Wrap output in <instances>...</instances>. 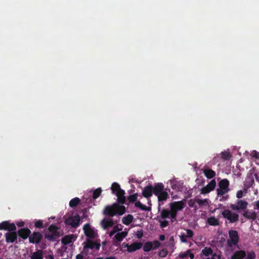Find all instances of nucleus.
<instances>
[{"label":"nucleus","instance_id":"nucleus-1","mask_svg":"<svg viewBox=\"0 0 259 259\" xmlns=\"http://www.w3.org/2000/svg\"><path fill=\"white\" fill-rule=\"evenodd\" d=\"M186 205V201L183 200L175 201L170 203V210L163 209L161 211V217L162 219L169 218L172 222L176 220V216L178 211L182 210Z\"/></svg>","mask_w":259,"mask_h":259},{"label":"nucleus","instance_id":"nucleus-2","mask_svg":"<svg viewBox=\"0 0 259 259\" xmlns=\"http://www.w3.org/2000/svg\"><path fill=\"white\" fill-rule=\"evenodd\" d=\"M128 231L126 229L122 230V226L118 225L114 226L111 231L109 233L110 237L113 236L114 241L120 242L127 236Z\"/></svg>","mask_w":259,"mask_h":259},{"label":"nucleus","instance_id":"nucleus-3","mask_svg":"<svg viewBox=\"0 0 259 259\" xmlns=\"http://www.w3.org/2000/svg\"><path fill=\"white\" fill-rule=\"evenodd\" d=\"M104 214L110 216H113L116 214L122 215L125 212V207L123 205H119L116 203H114L112 205L107 206L103 211Z\"/></svg>","mask_w":259,"mask_h":259},{"label":"nucleus","instance_id":"nucleus-4","mask_svg":"<svg viewBox=\"0 0 259 259\" xmlns=\"http://www.w3.org/2000/svg\"><path fill=\"white\" fill-rule=\"evenodd\" d=\"M83 248L82 251L85 255L91 253L92 251H98L100 247V244L87 239L83 243Z\"/></svg>","mask_w":259,"mask_h":259},{"label":"nucleus","instance_id":"nucleus-5","mask_svg":"<svg viewBox=\"0 0 259 259\" xmlns=\"http://www.w3.org/2000/svg\"><path fill=\"white\" fill-rule=\"evenodd\" d=\"M219 188L218 189V195L220 201L226 200L227 196H223L229 190V181L226 179L221 181L219 183Z\"/></svg>","mask_w":259,"mask_h":259},{"label":"nucleus","instance_id":"nucleus-6","mask_svg":"<svg viewBox=\"0 0 259 259\" xmlns=\"http://www.w3.org/2000/svg\"><path fill=\"white\" fill-rule=\"evenodd\" d=\"M111 190L112 193L117 196L118 202L124 203L125 201L124 192L120 189V186L117 183H114L112 185Z\"/></svg>","mask_w":259,"mask_h":259},{"label":"nucleus","instance_id":"nucleus-7","mask_svg":"<svg viewBox=\"0 0 259 259\" xmlns=\"http://www.w3.org/2000/svg\"><path fill=\"white\" fill-rule=\"evenodd\" d=\"M60 236V233L58 231V228L53 225L51 226L46 231V238L50 240H55Z\"/></svg>","mask_w":259,"mask_h":259},{"label":"nucleus","instance_id":"nucleus-8","mask_svg":"<svg viewBox=\"0 0 259 259\" xmlns=\"http://www.w3.org/2000/svg\"><path fill=\"white\" fill-rule=\"evenodd\" d=\"M83 230L84 234L89 238L95 239L98 236L97 231L89 224L84 225Z\"/></svg>","mask_w":259,"mask_h":259},{"label":"nucleus","instance_id":"nucleus-9","mask_svg":"<svg viewBox=\"0 0 259 259\" xmlns=\"http://www.w3.org/2000/svg\"><path fill=\"white\" fill-rule=\"evenodd\" d=\"M223 216L230 223H234L238 220L239 215L237 213L231 211L229 209H225L222 213Z\"/></svg>","mask_w":259,"mask_h":259},{"label":"nucleus","instance_id":"nucleus-10","mask_svg":"<svg viewBox=\"0 0 259 259\" xmlns=\"http://www.w3.org/2000/svg\"><path fill=\"white\" fill-rule=\"evenodd\" d=\"M194 235L193 232L190 229H184L179 236L180 240L183 243H186L188 242V239H191Z\"/></svg>","mask_w":259,"mask_h":259},{"label":"nucleus","instance_id":"nucleus-11","mask_svg":"<svg viewBox=\"0 0 259 259\" xmlns=\"http://www.w3.org/2000/svg\"><path fill=\"white\" fill-rule=\"evenodd\" d=\"M79 221L80 218L79 215L77 214H75L66 219L65 224L70 225L72 227H76L78 226Z\"/></svg>","mask_w":259,"mask_h":259},{"label":"nucleus","instance_id":"nucleus-12","mask_svg":"<svg viewBox=\"0 0 259 259\" xmlns=\"http://www.w3.org/2000/svg\"><path fill=\"white\" fill-rule=\"evenodd\" d=\"M248 205V203L243 200H238L236 204H232L230 207L233 210H239L245 209Z\"/></svg>","mask_w":259,"mask_h":259},{"label":"nucleus","instance_id":"nucleus-13","mask_svg":"<svg viewBox=\"0 0 259 259\" xmlns=\"http://www.w3.org/2000/svg\"><path fill=\"white\" fill-rule=\"evenodd\" d=\"M160 245V243L157 240L153 242H148L144 244L143 249L144 251H149L159 247Z\"/></svg>","mask_w":259,"mask_h":259},{"label":"nucleus","instance_id":"nucleus-14","mask_svg":"<svg viewBox=\"0 0 259 259\" xmlns=\"http://www.w3.org/2000/svg\"><path fill=\"white\" fill-rule=\"evenodd\" d=\"M230 239L228 240L230 245H235L238 241V236L237 231L231 230L229 232Z\"/></svg>","mask_w":259,"mask_h":259},{"label":"nucleus","instance_id":"nucleus-15","mask_svg":"<svg viewBox=\"0 0 259 259\" xmlns=\"http://www.w3.org/2000/svg\"><path fill=\"white\" fill-rule=\"evenodd\" d=\"M216 185V182L214 180H212L205 187L201 189V194H206L213 190Z\"/></svg>","mask_w":259,"mask_h":259},{"label":"nucleus","instance_id":"nucleus-16","mask_svg":"<svg viewBox=\"0 0 259 259\" xmlns=\"http://www.w3.org/2000/svg\"><path fill=\"white\" fill-rule=\"evenodd\" d=\"M16 229L15 225L13 223H10L9 222L5 221L0 224V230H5L8 231H14Z\"/></svg>","mask_w":259,"mask_h":259},{"label":"nucleus","instance_id":"nucleus-17","mask_svg":"<svg viewBox=\"0 0 259 259\" xmlns=\"http://www.w3.org/2000/svg\"><path fill=\"white\" fill-rule=\"evenodd\" d=\"M169 184L171 188L176 191H181L183 189V183L175 180H170Z\"/></svg>","mask_w":259,"mask_h":259},{"label":"nucleus","instance_id":"nucleus-18","mask_svg":"<svg viewBox=\"0 0 259 259\" xmlns=\"http://www.w3.org/2000/svg\"><path fill=\"white\" fill-rule=\"evenodd\" d=\"M125 246L127 247V251L133 252L140 249L142 246V244L140 242L134 243L131 245L126 244Z\"/></svg>","mask_w":259,"mask_h":259},{"label":"nucleus","instance_id":"nucleus-19","mask_svg":"<svg viewBox=\"0 0 259 259\" xmlns=\"http://www.w3.org/2000/svg\"><path fill=\"white\" fill-rule=\"evenodd\" d=\"M202 253L205 256H207L206 259H215V255L212 254V251L209 247H205L202 250Z\"/></svg>","mask_w":259,"mask_h":259},{"label":"nucleus","instance_id":"nucleus-20","mask_svg":"<svg viewBox=\"0 0 259 259\" xmlns=\"http://www.w3.org/2000/svg\"><path fill=\"white\" fill-rule=\"evenodd\" d=\"M41 238V235L39 233L34 232L30 235L29 239L30 242L33 243H38Z\"/></svg>","mask_w":259,"mask_h":259},{"label":"nucleus","instance_id":"nucleus-21","mask_svg":"<svg viewBox=\"0 0 259 259\" xmlns=\"http://www.w3.org/2000/svg\"><path fill=\"white\" fill-rule=\"evenodd\" d=\"M17 238V235L16 232H9L6 234V238L7 242H13Z\"/></svg>","mask_w":259,"mask_h":259},{"label":"nucleus","instance_id":"nucleus-22","mask_svg":"<svg viewBox=\"0 0 259 259\" xmlns=\"http://www.w3.org/2000/svg\"><path fill=\"white\" fill-rule=\"evenodd\" d=\"M101 225L103 228L105 230L113 226V222L112 219H104L101 222Z\"/></svg>","mask_w":259,"mask_h":259},{"label":"nucleus","instance_id":"nucleus-23","mask_svg":"<svg viewBox=\"0 0 259 259\" xmlns=\"http://www.w3.org/2000/svg\"><path fill=\"white\" fill-rule=\"evenodd\" d=\"M75 240V237L73 235H67L65 237H64L62 239V242L64 244H67L69 243H71L72 242L74 241Z\"/></svg>","mask_w":259,"mask_h":259},{"label":"nucleus","instance_id":"nucleus-24","mask_svg":"<svg viewBox=\"0 0 259 259\" xmlns=\"http://www.w3.org/2000/svg\"><path fill=\"white\" fill-rule=\"evenodd\" d=\"M243 215L248 219L255 220L256 218V213L254 211L246 210L243 214Z\"/></svg>","mask_w":259,"mask_h":259},{"label":"nucleus","instance_id":"nucleus-25","mask_svg":"<svg viewBox=\"0 0 259 259\" xmlns=\"http://www.w3.org/2000/svg\"><path fill=\"white\" fill-rule=\"evenodd\" d=\"M153 188L152 186L146 187L143 191V195L145 197H149L152 195Z\"/></svg>","mask_w":259,"mask_h":259},{"label":"nucleus","instance_id":"nucleus-26","mask_svg":"<svg viewBox=\"0 0 259 259\" xmlns=\"http://www.w3.org/2000/svg\"><path fill=\"white\" fill-rule=\"evenodd\" d=\"M246 256L244 251L240 250L236 251L232 256V259H241Z\"/></svg>","mask_w":259,"mask_h":259},{"label":"nucleus","instance_id":"nucleus-27","mask_svg":"<svg viewBox=\"0 0 259 259\" xmlns=\"http://www.w3.org/2000/svg\"><path fill=\"white\" fill-rule=\"evenodd\" d=\"M30 231L28 229H21L18 231V234L20 237L26 239L29 236Z\"/></svg>","mask_w":259,"mask_h":259},{"label":"nucleus","instance_id":"nucleus-28","mask_svg":"<svg viewBox=\"0 0 259 259\" xmlns=\"http://www.w3.org/2000/svg\"><path fill=\"white\" fill-rule=\"evenodd\" d=\"M163 191V185L162 184H156L154 189L153 193L155 195H157Z\"/></svg>","mask_w":259,"mask_h":259},{"label":"nucleus","instance_id":"nucleus-29","mask_svg":"<svg viewBox=\"0 0 259 259\" xmlns=\"http://www.w3.org/2000/svg\"><path fill=\"white\" fill-rule=\"evenodd\" d=\"M31 259H43V255L42 251L40 250H37L36 252L32 253L31 256Z\"/></svg>","mask_w":259,"mask_h":259},{"label":"nucleus","instance_id":"nucleus-30","mask_svg":"<svg viewBox=\"0 0 259 259\" xmlns=\"http://www.w3.org/2000/svg\"><path fill=\"white\" fill-rule=\"evenodd\" d=\"M203 172L205 176L209 179L213 178L215 176V172L210 169L206 168L203 170Z\"/></svg>","mask_w":259,"mask_h":259},{"label":"nucleus","instance_id":"nucleus-31","mask_svg":"<svg viewBox=\"0 0 259 259\" xmlns=\"http://www.w3.org/2000/svg\"><path fill=\"white\" fill-rule=\"evenodd\" d=\"M188 256H189L191 259H193L194 257V254L191 252L190 250H188L186 252H181L179 255V256L181 258H185Z\"/></svg>","mask_w":259,"mask_h":259},{"label":"nucleus","instance_id":"nucleus-32","mask_svg":"<svg viewBox=\"0 0 259 259\" xmlns=\"http://www.w3.org/2000/svg\"><path fill=\"white\" fill-rule=\"evenodd\" d=\"M207 223L211 226H218L219 225V220L214 217L208 218L207 220Z\"/></svg>","mask_w":259,"mask_h":259},{"label":"nucleus","instance_id":"nucleus-33","mask_svg":"<svg viewBox=\"0 0 259 259\" xmlns=\"http://www.w3.org/2000/svg\"><path fill=\"white\" fill-rule=\"evenodd\" d=\"M158 197L159 201L166 200L168 197V194L165 191H163L156 195Z\"/></svg>","mask_w":259,"mask_h":259},{"label":"nucleus","instance_id":"nucleus-34","mask_svg":"<svg viewBox=\"0 0 259 259\" xmlns=\"http://www.w3.org/2000/svg\"><path fill=\"white\" fill-rule=\"evenodd\" d=\"M196 203L200 206H207L209 204V200L207 199H200L198 198L196 199Z\"/></svg>","mask_w":259,"mask_h":259},{"label":"nucleus","instance_id":"nucleus-35","mask_svg":"<svg viewBox=\"0 0 259 259\" xmlns=\"http://www.w3.org/2000/svg\"><path fill=\"white\" fill-rule=\"evenodd\" d=\"M133 217L132 215H127L126 217H123L122 222L125 225H128L132 222Z\"/></svg>","mask_w":259,"mask_h":259},{"label":"nucleus","instance_id":"nucleus-36","mask_svg":"<svg viewBox=\"0 0 259 259\" xmlns=\"http://www.w3.org/2000/svg\"><path fill=\"white\" fill-rule=\"evenodd\" d=\"M158 219L159 222L160 223V226L161 228H164L167 226L168 222L166 220H164L165 219H162L161 217V215L158 218Z\"/></svg>","mask_w":259,"mask_h":259},{"label":"nucleus","instance_id":"nucleus-37","mask_svg":"<svg viewBox=\"0 0 259 259\" xmlns=\"http://www.w3.org/2000/svg\"><path fill=\"white\" fill-rule=\"evenodd\" d=\"M80 200L78 198H74L71 200L69 202V205L71 207H74L76 206L79 202Z\"/></svg>","mask_w":259,"mask_h":259},{"label":"nucleus","instance_id":"nucleus-38","mask_svg":"<svg viewBox=\"0 0 259 259\" xmlns=\"http://www.w3.org/2000/svg\"><path fill=\"white\" fill-rule=\"evenodd\" d=\"M135 206L137 207L140 208L142 210H149V208L146 205H143L140 202H137L135 203Z\"/></svg>","mask_w":259,"mask_h":259},{"label":"nucleus","instance_id":"nucleus-39","mask_svg":"<svg viewBox=\"0 0 259 259\" xmlns=\"http://www.w3.org/2000/svg\"><path fill=\"white\" fill-rule=\"evenodd\" d=\"M221 157L224 160H229L231 157V155L228 152H224L221 153Z\"/></svg>","mask_w":259,"mask_h":259},{"label":"nucleus","instance_id":"nucleus-40","mask_svg":"<svg viewBox=\"0 0 259 259\" xmlns=\"http://www.w3.org/2000/svg\"><path fill=\"white\" fill-rule=\"evenodd\" d=\"M101 191L102 190L101 188H98L96 190H95L93 192V198L94 199H96L97 198H98L100 196Z\"/></svg>","mask_w":259,"mask_h":259},{"label":"nucleus","instance_id":"nucleus-41","mask_svg":"<svg viewBox=\"0 0 259 259\" xmlns=\"http://www.w3.org/2000/svg\"><path fill=\"white\" fill-rule=\"evenodd\" d=\"M196 203V199H191L190 200L188 204L190 207H196L195 203Z\"/></svg>","mask_w":259,"mask_h":259},{"label":"nucleus","instance_id":"nucleus-42","mask_svg":"<svg viewBox=\"0 0 259 259\" xmlns=\"http://www.w3.org/2000/svg\"><path fill=\"white\" fill-rule=\"evenodd\" d=\"M255 254L253 252H249L246 255V259H254Z\"/></svg>","mask_w":259,"mask_h":259},{"label":"nucleus","instance_id":"nucleus-43","mask_svg":"<svg viewBox=\"0 0 259 259\" xmlns=\"http://www.w3.org/2000/svg\"><path fill=\"white\" fill-rule=\"evenodd\" d=\"M250 156L256 159H259V153L256 151H253L250 153Z\"/></svg>","mask_w":259,"mask_h":259},{"label":"nucleus","instance_id":"nucleus-44","mask_svg":"<svg viewBox=\"0 0 259 259\" xmlns=\"http://www.w3.org/2000/svg\"><path fill=\"white\" fill-rule=\"evenodd\" d=\"M167 254V251L164 249L161 250L159 253V256L162 257H165Z\"/></svg>","mask_w":259,"mask_h":259},{"label":"nucleus","instance_id":"nucleus-45","mask_svg":"<svg viewBox=\"0 0 259 259\" xmlns=\"http://www.w3.org/2000/svg\"><path fill=\"white\" fill-rule=\"evenodd\" d=\"M35 226L37 228H42V222L41 221L38 220L35 222Z\"/></svg>","mask_w":259,"mask_h":259},{"label":"nucleus","instance_id":"nucleus-46","mask_svg":"<svg viewBox=\"0 0 259 259\" xmlns=\"http://www.w3.org/2000/svg\"><path fill=\"white\" fill-rule=\"evenodd\" d=\"M236 196L238 198H242L243 197V192L242 190H239L237 192Z\"/></svg>","mask_w":259,"mask_h":259},{"label":"nucleus","instance_id":"nucleus-47","mask_svg":"<svg viewBox=\"0 0 259 259\" xmlns=\"http://www.w3.org/2000/svg\"><path fill=\"white\" fill-rule=\"evenodd\" d=\"M253 206H254V208L256 209H259V200L254 202L253 203Z\"/></svg>","mask_w":259,"mask_h":259},{"label":"nucleus","instance_id":"nucleus-48","mask_svg":"<svg viewBox=\"0 0 259 259\" xmlns=\"http://www.w3.org/2000/svg\"><path fill=\"white\" fill-rule=\"evenodd\" d=\"M82 254L83 253L81 252V253L77 254L76 256V259H83V255H82Z\"/></svg>","mask_w":259,"mask_h":259},{"label":"nucleus","instance_id":"nucleus-49","mask_svg":"<svg viewBox=\"0 0 259 259\" xmlns=\"http://www.w3.org/2000/svg\"><path fill=\"white\" fill-rule=\"evenodd\" d=\"M24 223L23 222H18L17 223V225L18 227H22L24 226Z\"/></svg>","mask_w":259,"mask_h":259},{"label":"nucleus","instance_id":"nucleus-50","mask_svg":"<svg viewBox=\"0 0 259 259\" xmlns=\"http://www.w3.org/2000/svg\"><path fill=\"white\" fill-rule=\"evenodd\" d=\"M169 241L171 242L172 246L174 245V237L173 236H171L169 239Z\"/></svg>","mask_w":259,"mask_h":259},{"label":"nucleus","instance_id":"nucleus-51","mask_svg":"<svg viewBox=\"0 0 259 259\" xmlns=\"http://www.w3.org/2000/svg\"><path fill=\"white\" fill-rule=\"evenodd\" d=\"M159 239L161 241H163L165 239V236L163 235H160Z\"/></svg>","mask_w":259,"mask_h":259}]
</instances>
